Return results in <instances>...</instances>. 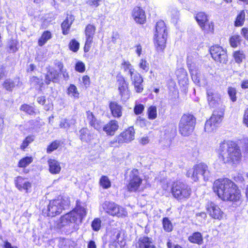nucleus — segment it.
<instances>
[{
    "instance_id": "nucleus-57",
    "label": "nucleus",
    "mask_w": 248,
    "mask_h": 248,
    "mask_svg": "<svg viewBox=\"0 0 248 248\" xmlns=\"http://www.w3.org/2000/svg\"><path fill=\"white\" fill-rule=\"evenodd\" d=\"M30 82L31 84H33L34 85H37L40 87H41L43 84V82H42V79L35 76H32L31 78Z\"/></svg>"
},
{
    "instance_id": "nucleus-53",
    "label": "nucleus",
    "mask_w": 248,
    "mask_h": 248,
    "mask_svg": "<svg viewBox=\"0 0 248 248\" xmlns=\"http://www.w3.org/2000/svg\"><path fill=\"white\" fill-rule=\"evenodd\" d=\"M20 109L29 113L30 115L33 114L34 113L33 108L28 105L25 104L22 105L20 107Z\"/></svg>"
},
{
    "instance_id": "nucleus-44",
    "label": "nucleus",
    "mask_w": 248,
    "mask_h": 248,
    "mask_svg": "<svg viewBox=\"0 0 248 248\" xmlns=\"http://www.w3.org/2000/svg\"><path fill=\"white\" fill-rule=\"evenodd\" d=\"M80 139L82 141H88L90 140L89 137L88 130L86 128L81 129L80 131Z\"/></svg>"
},
{
    "instance_id": "nucleus-61",
    "label": "nucleus",
    "mask_w": 248,
    "mask_h": 248,
    "mask_svg": "<svg viewBox=\"0 0 248 248\" xmlns=\"http://www.w3.org/2000/svg\"><path fill=\"white\" fill-rule=\"evenodd\" d=\"M86 115L87 120L88 121L90 124L93 123V122L96 119L93 113L90 111H87Z\"/></svg>"
},
{
    "instance_id": "nucleus-6",
    "label": "nucleus",
    "mask_w": 248,
    "mask_h": 248,
    "mask_svg": "<svg viewBox=\"0 0 248 248\" xmlns=\"http://www.w3.org/2000/svg\"><path fill=\"white\" fill-rule=\"evenodd\" d=\"M171 193L177 200L185 201L188 199L191 194V188L181 182H176L171 187Z\"/></svg>"
},
{
    "instance_id": "nucleus-56",
    "label": "nucleus",
    "mask_w": 248,
    "mask_h": 248,
    "mask_svg": "<svg viewBox=\"0 0 248 248\" xmlns=\"http://www.w3.org/2000/svg\"><path fill=\"white\" fill-rule=\"evenodd\" d=\"M196 219L201 223L204 222L207 217V215L204 212L197 213L196 215Z\"/></svg>"
},
{
    "instance_id": "nucleus-60",
    "label": "nucleus",
    "mask_w": 248,
    "mask_h": 248,
    "mask_svg": "<svg viewBox=\"0 0 248 248\" xmlns=\"http://www.w3.org/2000/svg\"><path fill=\"white\" fill-rule=\"evenodd\" d=\"M69 241L65 239H61L59 241V246L60 248H68L67 244Z\"/></svg>"
},
{
    "instance_id": "nucleus-45",
    "label": "nucleus",
    "mask_w": 248,
    "mask_h": 248,
    "mask_svg": "<svg viewBox=\"0 0 248 248\" xmlns=\"http://www.w3.org/2000/svg\"><path fill=\"white\" fill-rule=\"evenodd\" d=\"M139 66L140 69L146 73L148 71L149 69V63L145 59H142L140 60L139 63Z\"/></svg>"
},
{
    "instance_id": "nucleus-43",
    "label": "nucleus",
    "mask_w": 248,
    "mask_h": 248,
    "mask_svg": "<svg viewBox=\"0 0 248 248\" xmlns=\"http://www.w3.org/2000/svg\"><path fill=\"white\" fill-rule=\"evenodd\" d=\"M75 123V121L74 120H71L69 121L66 119H64L61 121L60 123V126L61 128H68L72 124H74Z\"/></svg>"
},
{
    "instance_id": "nucleus-40",
    "label": "nucleus",
    "mask_w": 248,
    "mask_h": 248,
    "mask_svg": "<svg viewBox=\"0 0 248 248\" xmlns=\"http://www.w3.org/2000/svg\"><path fill=\"white\" fill-rule=\"evenodd\" d=\"M122 65L123 66L124 71H127L128 72V74L130 76L136 72L133 66L128 61H124L122 63Z\"/></svg>"
},
{
    "instance_id": "nucleus-17",
    "label": "nucleus",
    "mask_w": 248,
    "mask_h": 248,
    "mask_svg": "<svg viewBox=\"0 0 248 248\" xmlns=\"http://www.w3.org/2000/svg\"><path fill=\"white\" fill-rule=\"evenodd\" d=\"M206 208L208 213L212 218L219 220L223 218V212L215 203L208 202Z\"/></svg>"
},
{
    "instance_id": "nucleus-23",
    "label": "nucleus",
    "mask_w": 248,
    "mask_h": 248,
    "mask_svg": "<svg viewBox=\"0 0 248 248\" xmlns=\"http://www.w3.org/2000/svg\"><path fill=\"white\" fill-rule=\"evenodd\" d=\"M74 212H70L61 217L60 226H65L72 223H75L78 220V217L75 216Z\"/></svg>"
},
{
    "instance_id": "nucleus-9",
    "label": "nucleus",
    "mask_w": 248,
    "mask_h": 248,
    "mask_svg": "<svg viewBox=\"0 0 248 248\" xmlns=\"http://www.w3.org/2000/svg\"><path fill=\"white\" fill-rule=\"evenodd\" d=\"M103 207L105 212L112 216L124 217L127 215V212L124 208L114 202H106Z\"/></svg>"
},
{
    "instance_id": "nucleus-7",
    "label": "nucleus",
    "mask_w": 248,
    "mask_h": 248,
    "mask_svg": "<svg viewBox=\"0 0 248 248\" xmlns=\"http://www.w3.org/2000/svg\"><path fill=\"white\" fill-rule=\"evenodd\" d=\"M68 201L62 197L50 201L47 206L46 212L47 216L53 217L60 214L65 205H68Z\"/></svg>"
},
{
    "instance_id": "nucleus-64",
    "label": "nucleus",
    "mask_w": 248,
    "mask_h": 248,
    "mask_svg": "<svg viewBox=\"0 0 248 248\" xmlns=\"http://www.w3.org/2000/svg\"><path fill=\"white\" fill-rule=\"evenodd\" d=\"M10 51L12 52H16L17 48L16 47V42L12 41H11L9 46Z\"/></svg>"
},
{
    "instance_id": "nucleus-11",
    "label": "nucleus",
    "mask_w": 248,
    "mask_h": 248,
    "mask_svg": "<svg viewBox=\"0 0 248 248\" xmlns=\"http://www.w3.org/2000/svg\"><path fill=\"white\" fill-rule=\"evenodd\" d=\"M195 19L202 31L206 33L212 32L214 31V25L209 22L207 15L204 12H199L195 16Z\"/></svg>"
},
{
    "instance_id": "nucleus-12",
    "label": "nucleus",
    "mask_w": 248,
    "mask_h": 248,
    "mask_svg": "<svg viewBox=\"0 0 248 248\" xmlns=\"http://www.w3.org/2000/svg\"><path fill=\"white\" fill-rule=\"evenodd\" d=\"M116 78L117 85L121 99L123 101H126L130 97V92L128 88V84L124 77L122 75L117 76Z\"/></svg>"
},
{
    "instance_id": "nucleus-46",
    "label": "nucleus",
    "mask_w": 248,
    "mask_h": 248,
    "mask_svg": "<svg viewBox=\"0 0 248 248\" xmlns=\"http://www.w3.org/2000/svg\"><path fill=\"white\" fill-rule=\"evenodd\" d=\"M34 139L33 136H29L27 137L21 144L20 148L22 150H24L34 140Z\"/></svg>"
},
{
    "instance_id": "nucleus-25",
    "label": "nucleus",
    "mask_w": 248,
    "mask_h": 248,
    "mask_svg": "<svg viewBox=\"0 0 248 248\" xmlns=\"http://www.w3.org/2000/svg\"><path fill=\"white\" fill-rule=\"evenodd\" d=\"M49 172L53 174L59 173L61 167L60 163L55 159H49L47 161Z\"/></svg>"
},
{
    "instance_id": "nucleus-3",
    "label": "nucleus",
    "mask_w": 248,
    "mask_h": 248,
    "mask_svg": "<svg viewBox=\"0 0 248 248\" xmlns=\"http://www.w3.org/2000/svg\"><path fill=\"white\" fill-rule=\"evenodd\" d=\"M166 26L164 22L160 20L156 23L154 41L156 49L157 51H163L166 46Z\"/></svg>"
},
{
    "instance_id": "nucleus-2",
    "label": "nucleus",
    "mask_w": 248,
    "mask_h": 248,
    "mask_svg": "<svg viewBox=\"0 0 248 248\" xmlns=\"http://www.w3.org/2000/svg\"><path fill=\"white\" fill-rule=\"evenodd\" d=\"M219 158L224 163H235L240 161L241 154L239 147L232 141H224L218 149Z\"/></svg>"
},
{
    "instance_id": "nucleus-20",
    "label": "nucleus",
    "mask_w": 248,
    "mask_h": 248,
    "mask_svg": "<svg viewBox=\"0 0 248 248\" xmlns=\"http://www.w3.org/2000/svg\"><path fill=\"white\" fill-rule=\"evenodd\" d=\"M132 16L135 22L139 24H143L146 20L145 12L139 7L134 8Z\"/></svg>"
},
{
    "instance_id": "nucleus-1",
    "label": "nucleus",
    "mask_w": 248,
    "mask_h": 248,
    "mask_svg": "<svg viewBox=\"0 0 248 248\" xmlns=\"http://www.w3.org/2000/svg\"><path fill=\"white\" fill-rule=\"evenodd\" d=\"M213 189L223 201L237 202L240 199L241 193L238 187L234 183L228 179L216 180Z\"/></svg>"
},
{
    "instance_id": "nucleus-47",
    "label": "nucleus",
    "mask_w": 248,
    "mask_h": 248,
    "mask_svg": "<svg viewBox=\"0 0 248 248\" xmlns=\"http://www.w3.org/2000/svg\"><path fill=\"white\" fill-rule=\"evenodd\" d=\"M60 142L57 140L54 141L50 145H49L46 149V152L50 153L53 151L56 150L60 146Z\"/></svg>"
},
{
    "instance_id": "nucleus-31",
    "label": "nucleus",
    "mask_w": 248,
    "mask_h": 248,
    "mask_svg": "<svg viewBox=\"0 0 248 248\" xmlns=\"http://www.w3.org/2000/svg\"><path fill=\"white\" fill-rule=\"evenodd\" d=\"M19 83L18 78L15 79L13 80L7 79L3 83V86L6 90L12 91V89L16 86H17Z\"/></svg>"
},
{
    "instance_id": "nucleus-55",
    "label": "nucleus",
    "mask_w": 248,
    "mask_h": 248,
    "mask_svg": "<svg viewBox=\"0 0 248 248\" xmlns=\"http://www.w3.org/2000/svg\"><path fill=\"white\" fill-rule=\"evenodd\" d=\"M90 125L98 131H100L102 128V123L101 121L96 119Z\"/></svg>"
},
{
    "instance_id": "nucleus-16",
    "label": "nucleus",
    "mask_w": 248,
    "mask_h": 248,
    "mask_svg": "<svg viewBox=\"0 0 248 248\" xmlns=\"http://www.w3.org/2000/svg\"><path fill=\"white\" fill-rule=\"evenodd\" d=\"M135 131L133 126H130L116 137V141L120 144L128 143L135 139Z\"/></svg>"
},
{
    "instance_id": "nucleus-24",
    "label": "nucleus",
    "mask_w": 248,
    "mask_h": 248,
    "mask_svg": "<svg viewBox=\"0 0 248 248\" xmlns=\"http://www.w3.org/2000/svg\"><path fill=\"white\" fill-rule=\"evenodd\" d=\"M109 108L113 117L117 118L122 116V106L115 101H111L109 103Z\"/></svg>"
},
{
    "instance_id": "nucleus-13",
    "label": "nucleus",
    "mask_w": 248,
    "mask_h": 248,
    "mask_svg": "<svg viewBox=\"0 0 248 248\" xmlns=\"http://www.w3.org/2000/svg\"><path fill=\"white\" fill-rule=\"evenodd\" d=\"M210 53L213 59L220 63H225L227 62V55L225 50L219 46H214L210 48Z\"/></svg>"
},
{
    "instance_id": "nucleus-52",
    "label": "nucleus",
    "mask_w": 248,
    "mask_h": 248,
    "mask_svg": "<svg viewBox=\"0 0 248 248\" xmlns=\"http://www.w3.org/2000/svg\"><path fill=\"white\" fill-rule=\"evenodd\" d=\"M144 109V106L142 104H136L134 108V112L135 114L139 115L141 114Z\"/></svg>"
},
{
    "instance_id": "nucleus-28",
    "label": "nucleus",
    "mask_w": 248,
    "mask_h": 248,
    "mask_svg": "<svg viewBox=\"0 0 248 248\" xmlns=\"http://www.w3.org/2000/svg\"><path fill=\"white\" fill-rule=\"evenodd\" d=\"M223 115L224 113L222 110H215L209 120L217 125L222 121Z\"/></svg>"
},
{
    "instance_id": "nucleus-38",
    "label": "nucleus",
    "mask_w": 248,
    "mask_h": 248,
    "mask_svg": "<svg viewBox=\"0 0 248 248\" xmlns=\"http://www.w3.org/2000/svg\"><path fill=\"white\" fill-rule=\"evenodd\" d=\"M245 18V12L244 11H241L236 18L234 23L235 26L237 27L242 26L244 24Z\"/></svg>"
},
{
    "instance_id": "nucleus-48",
    "label": "nucleus",
    "mask_w": 248,
    "mask_h": 248,
    "mask_svg": "<svg viewBox=\"0 0 248 248\" xmlns=\"http://www.w3.org/2000/svg\"><path fill=\"white\" fill-rule=\"evenodd\" d=\"M79 47V44L75 39L72 40L69 44L70 49L74 52H77L78 50Z\"/></svg>"
},
{
    "instance_id": "nucleus-10",
    "label": "nucleus",
    "mask_w": 248,
    "mask_h": 248,
    "mask_svg": "<svg viewBox=\"0 0 248 248\" xmlns=\"http://www.w3.org/2000/svg\"><path fill=\"white\" fill-rule=\"evenodd\" d=\"M142 182L140 172L137 169L132 170L129 174L128 183L127 186V190L130 192L137 191Z\"/></svg>"
},
{
    "instance_id": "nucleus-5",
    "label": "nucleus",
    "mask_w": 248,
    "mask_h": 248,
    "mask_svg": "<svg viewBox=\"0 0 248 248\" xmlns=\"http://www.w3.org/2000/svg\"><path fill=\"white\" fill-rule=\"evenodd\" d=\"M194 55V56H188L187 65L193 81L196 84L201 86L204 83V80L199 70V65L197 63V61L196 58V55L195 54Z\"/></svg>"
},
{
    "instance_id": "nucleus-50",
    "label": "nucleus",
    "mask_w": 248,
    "mask_h": 248,
    "mask_svg": "<svg viewBox=\"0 0 248 248\" xmlns=\"http://www.w3.org/2000/svg\"><path fill=\"white\" fill-rule=\"evenodd\" d=\"M228 93L229 95L231 100L232 102L236 101V90L235 88L232 87H229L228 88Z\"/></svg>"
},
{
    "instance_id": "nucleus-59",
    "label": "nucleus",
    "mask_w": 248,
    "mask_h": 248,
    "mask_svg": "<svg viewBox=\"0 0 248 248\" xmlns=\"http://www.w3.org/2000/svg\"><path fill=\"white\" fill-rule=\"evenodd\" d=\"M138 140L139 143L142 145L147 144L150 141L149 137L146 135H144L140 137Z\"/></svg>"
},
{
    "instance_id": "nucleus-27",
    "label": "nucleus",
    "mask_w": 248,
    "mask_h": 248,
    "mask_svg": "<svg viewBox=\"0 0 248 248\" xmlns=\"http://www.w3.org/2000/svg\"><path fill=\"white\" fill-rule=\"evenodd\" d=\"M139 248H155L151 239L147 237H143L139 240Z\"/></svg>"
},
{
    "instance_id": "nucleus-62",
    "label": "nucleus",
    "mask_w": 248,
    "mask_h": 248,
    "mask_svg": "<svg viewBox=\"0 0 248 248\" xmlns=\"http://www.w3.org/2000/svg\"><path fill=\"white\" fill-rule=\"evenodd\" d=\"M243 124L248 127V108H247L244 112L243 117Z\"/></svg>"
},
{
    "instance_id": "nucleus-35",
    "label": "nucleus",
    "mask_w": 248,
    "mask_h": 248,
    "mask_svg": "<svg viewBox=\"0 0 248 248\" xmlns=\"http://www.w3.org/2000/svg\"><path fill=\"white\" fill-rule=\"evenodd\" d=\"M67 93L71 97L74 98H78L79 93L76 86L73 84H70L67 89Z\"/></svg>"
},
{
    "instance_id": "nucleus-49",
    "label": "nucleus",
    "mask_w": 248,
    "mask_h": 248,
    "mask_svg": "<svg viewBox=\"0 0 248 248\" xmlns=\"http://www.w3.org/2000/svg\"><path fill=\"white\" fill-rule=\"evenodd\" d=\"M164 229L167 232H170L172 229L171 222L167 218H164L163 220Z\"/></svg>"
},
{
    "instance_id": "nucleus-54",
    "label": "nucleus",
    "mask_w": 248,
    "mask_h": 248,
    "mask_svg": "<svg viewBox=\"0 0 248 248\" xmlns=\"http://www.w3.org/2000/svg\"><path fill=\"white\" fill-rule=\"evenodd\" d=\"M101 220L99 218L94 219L92 224L93 229L95 231H98L101 227Z\"/></svg>"
},
{
    "instance_id": "nucleus-14",
    "label": "nucleus",
    "mask_w": 248,
    "mask_h": 248,
    "mask_svg": "<svg viewBox=\"0 0 248 248\" xmlns=\"http://www.w3.org/2000/svg\"><path fill=\"white\" fill-rule=\"evenodd\" d=\"M14 184L16 187L19 191H25L27 193L31 192L32 184L28 178L18 176L15 178Z\"/></svg>"
},
{
    "instance_id": "nucleus-8",
    "label": "nucleus",
    "mask_w": 248,
    "mask_h": 248,
    "mask_svg": "<svg viewBox=\"0 0 248 248\" xmlns=\"http://www.w3.org/2000/svg\"><path fill=\"white\" fill-rule=\"evenodd\" d=\"M209 173L207 166L204 163H200L188 170L186 176L191 178L193 181H197L200 175H202L204 178L208 177Z\"/></svg>"
},
{
    "instance_id": "nucleus-30",
    "label": "nucleus",
    "mask_w": 248,
    "mask_h": 248,
    "mask_svg": "<svg viewBox=\"0 0 248 248\" xmlns=\"http://www.w3.org/2000/svg\"><path fill=\"white\" fill-rule=\"evenodd\" d=\"M72 212H75V216H77L78 219H80V222L82 219L86 215V210L85 208L80 205H78L75 209Z\"/></svg>"
},
{
    "instance_id": "nucleus-34",
    "label": "nucleus",
    "mask_w": 248,
    "mask_h": 248,
    "mask_svg": "<svg viewBox=\"0 0 248 248\" xmlns=\"http://www.w3.org/2000/svg\"><path fill=\"white\" fill-rule=\"evenodd\" d=\"M33 161V158L31 156H26L21 159L18 163V167L19 168H25L29 165Z\"/></svg>"
},
{
    "instance_id": "nucleus-36",
    "label": "nucleus",
    "mask_w": 248,
    "mask_h": 248,
    "mask_svg": "<svg viewBox=\"0 0 248 248\" xmlns=\"http://www.w3.org/2000/svg\"><path fill=\"white\" fill-rule=\"evenodd\" d=\"M233 57L236 63H240L245 58V55L243 51L238 50L233 53Z\"/></svg>"
},
{
    "instance_id": "nucleus-19",
    "label": "nucleus",
    "mask_w": 248,
    "mask_h": 248,
    "mask_svg": "<svg viewBox=\"0 0 248 248\" xmlns=\"http://www.w3.org/2000/svg\"><path fill=\"white\" fill-rule=\"evenodd\" d=\"M132 84L134 86V89L137 93H141L143 90V79L141 76L137 72L130 75Z\"/></svg>"
},
{
    "instance_id": "nucleus-22",
    "label": "nucleus",
    "mask_w": 248,
    "mask_h": 248,
    "mask_svg": "<svg viewBox=\"0 0 248 248\" xmlns=\"http://www.w3.org/2000/svg\"><path fill=\"white\" fill-rule=\"evenodd\" d=\"M116 235L112 238L111 241L109 244V248H118V246L121 247L124 246L125 242L124 237L121 235L119 231L116 232Z\"/></svg>"
},
{
    "instance_id": "nucleus-51",
    "label": "nucleus",
    "mask_w": 248,
    "mask_h": 248,
    "mask_svg": "<svg viewBox=\"0 0 248 248\" xmlns=\"http://www.w3.org/2000/svg\"><path fill=\"white\" fill-rule=\"evenodd\" d=\"M75 70L79 73H83L85 71V64L82 62H78L75 65Z\"/></svg>"
},
{
    "instance_id": "nucleus-21",
    "label": "nucleus",
    "mask_w": 248,
    "mask_h": 248,
    "mask_svg": "<svg viewBox=\"0 0 248 248\" xmlns=\"http://www.w3.org/2000/svg\"><path fill=\"white\" fill-rule=\"evenodd\" d=\"M118 122L116 120H111L103 127V131L107 135L112 136L119 128Z\"/></svg>"
},
{
    "instance_id": "nucleus-39",
    "label": "nucleus",
    "mask_w": 248,
    "mask_h": 248,
    "mask_svg": "<svg viewBox=\"0 0 248 248\" xmlns=\"http://www.w3.org/2000/svg\"><path fill=\"white\" fill-rule=\"evenodd\" d=\"M217 127V125L216 124L208 120L205 124L204 130L207 133H211L214 131Z\"/></svg>"
},
{
    "instance_id": "nucleus-18",
    "label": "nucleus",
    "mask_w": 248,
    "mask_h": 248,
    "mask_svg": "<svg viewBox=\"0 0 248 248\" xmlns=\"http://www.w3.org/2000/svg\"><path fill=\"white\" fill-rule=\"evenodd\" d=\"M207 99L209 106L216 108L222 104L221 95L211 89H208L206 92Z\"/></svg>"
},
{
    "instance_id": "nucleus-15",
    "label": "nucleus",
    "mask_w": 248,
    "mask_h": 248,
    "mask_svg": "<svg viewBox=\"0 0 248 248\" xmlns=\"http://www.w3.org/2000/svg\"><path fill=\"white\" fill-rule=\"evenodd\" d=\"M95 31L96 27L93 24H88L85 28L86 41L84 47V50L85 52H88L90 49Z\"/></svg>"
},
{
    "instance_id": "nucleus-26",
    "label": "nucleus",
    "mask_w": 248,
    "mask_h": 248,
    "mask_svg": "<svg viewBox=\"0 0 248 248\" xmlns=\"http://www.w3.org/2000/svg\"><path fill=\"white\" fill-rule=\"evenodd\" d=\"M59 72L54 69H50L45 76V82L49 84L51 81L55 82L59 77Z\"/></svg>"
},
{
    "instance_id": "nucleus-4",
    "label": "nucleus",
    "mask_w": 248,
    "mask_h": 248,
    "mask_svg": "<svg viewBox=\"0 0 248 248\" xmlns=\"http://www.w3.org/2000/svg\"><path fill=\"white\" fill-rule=\"evenodd\" d=\"M196 124L194 117L190 114H184L178 125L179 133L184 137H188L193 133Z\"/></svg>"
},
{
    "instance_id": "nucleus-37",
    "label": "nucleus",
    "mask_w": 248,
    "mask_h": 248,
    "mask_svg": "<svg viewBox=\"0 0 248 248\" xmlns=\"http://www.w3.org/2000/svg\"><path fill=\"white\" fill-rule=\"evenodd\" d=\"M148 118L150 120H154L157 117V108L156 107L151 106L148 109L147 111Z\"/></svg>"
},
{
    "instance_id": "nucleus-58",
    "label": "nucleus",
    "mask_w": 248,
    "mask_h": 248,
    "mask_svg": "<svg viewBox=\"0 0 248 248\" xmlns=\"http://www.w3.org/2000/svg\"><path fill=\"white\" fill-rule=\"evenodd\" d=\"M147 123V121L145 119L141 118L140 116L138 117L136 121V124L141 127L146 126Z\"/></svg>"
},
{
    "instance_id": "nucleus-42",
    "label": "nucleus",
    "mask_w": 248,
    "mask_h": 248,
    "mask_svg": "<svg viewBox=\"0 0 248 248\" xmlns=\"http://www.w3.org/2000/svg\"><path fill=\"white\" fill-rule=\"evenodd\" d=\"M241 37L239 35H234L230 39V43L233 47H237L240 44Z\"/></svg>"
},
{
    "instance_id": "nucleus-33",
    "label": "nucleus",
    "mask_w": 248,
    "mask_h": 248,
    "mask_svg": "<svg viewBox=\"0 0 248 248\" xmlns=\"http://www.w3.org/2000/svg\"><path fill=\"white\" fill-rule=\"evenodd\" d=\"M72 21L73 19L71 17L66 18L62 24V28L63 34L66 35L68 33L69 29L72 23Z\"/></svg>"
},
{
    "instance_id": "nucleus-41",
    "label": "nucleus",
    "mask_w": 248,
    "mask_h": 248,
    "mask_svg": "<svg viewBox=\"0 0 248 248\" xmlns=\"http://www.w3.org/2000/svg\"><path fill=\"white\" fill-rule=\"evenodd\" d=\"M100 186L104 188L107 189L110 187L111 183L108 178L106 176H103L100 179Z\"/></svg>"
},
{
    "instance_id": "nucleus-63",
    "label": "nucleus",
    "mask_w": 248,
    "mask_h": 248,
    "mask_svg": "<svg viewBox=\"0 0 248 248\" xmlns=\"http://www.w3.org/2000/svg\"><path fill=\"white\" fill-rule=\"evenodd\" d=\"M82 81L84 85L87 87L89 86L90 84V78L88 76H84L82 77Z\"/></svg>"
},
{
    "instance_id": "nucleus-29",
    "label": "nucleus",
    "mask_w": 248,
    "mask_h": 248,
    "mask_svg": "<svg viewBox=\"0 0 248 248\" xmlns=\"http://www.w3.org/2000/svg\"><path fill=\"white\" fill-rule=\"evenodd\" d=\"M188 240L192 243L201 245L203 243V238L202 234L199 232L193 233L188 237Z\"/></svg>"
},
{
    "instance_id": "nucleus-32",
    "label": "nucleus",
    "mask_w": 248,
    "mask_h": 248,
    "mask_svg": "<svg viewBox=\"0 0 248 248\" xmlns=\"http://www.w3.org/2000/svg\"><path fill=\"white\" fill-rule=\"evenodd\" d=\"M52 37L51 33L49 31H45L42 34L41 37L39 39L38 44L39 46H44L47 41Z\"/></svg>"
}]
</instances>
